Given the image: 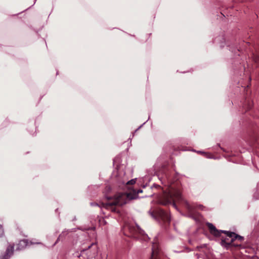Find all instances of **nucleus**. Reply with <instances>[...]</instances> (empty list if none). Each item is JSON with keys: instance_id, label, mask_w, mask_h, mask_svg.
Masks as SVG:
<instances>
[{"instance_id": "1", "label": "nucleus", "mask_w": 259, "mask_h": 259, "mask_svg": "<svg viewBox=\"0 0 259 259\" xmlns=\"http://www.w3.org/2000/svg\"><path fill=\"white\" fill-rule=\"evenodd\" d=\"M112 177H115L117 182L120 184L119 187L121 189H127V191L124 193H118L113 197L107 196V201L105 202L91 203L92 206L98 205L101 208H105L111 211L118 213L119 209L117 206H122L129 201L137 199L138 194L142 193V189L135 190L132 189V186L135 184L136 179L128 181L125 172L122 166H118L117 169L112 174Z\"/></svg>"}, {"instance_id": "2", "label": "nucleus", "mask_w": 259, "mask_h": 259, "mask_svg": "<svg viewBox=\"0 0 259 259\" xmlns=\"http://www.w3.org/2000/svg\"><path fill=\"white\" fill-rule=\"evenodd\" d=\"M159 171L158 177L163 186L161 187L158 185H154L156 188L162 190V194L158 197V201L163 205L172 204L177 208L176 201L183 200L181 192V185L179 182H173L169 173L166 170Z\"/></svg>"}, {"instance_id": "3", "label": "nucleus", "mask_w": 259, "mask_h": 259, "mask_svg": "<svg viewBox=\"0 0 259 259\" xmlns=\"http://www.w3.org/2000/svg\"><path fill=\"white\" fill-rule=\"evenodd\" d=\"M207 226L209 229L210 233L216 237L221 236L222 233H225L226 236L224 238L222 237L221 244L225 247L227 248H229L232 247H238L240 246V244H236L234 243V238L233 237H230L229 235V233L231 232H228L226 231L218 230L211 223H207Z\"/></svg>"}, {"instance_id": "4", "label": "nucleus", "mask_w": 259, "mask_h": 259, "mask_svg": "<svg viewBox=\"0 0 259 259\" xmlns=\"http://www.w3.org/2000/svg\"><path fill=\"white\" fill-rule=\"evenodd\" d=\"M123 231L124 233L129 232V234H125L129 237L135 238H140L141 237L145 240L148 239L147 235L137 225H126L124 227Z\"/></svg>"}, {"instance_id": "5", "label": "nucleus", "mask_w": 259, "mask_h": 259, "mask_svg": "<svg viewBox=\"0 0 259 259\" xmlns=\"http://www.w3.org/2000/svg\"><path fill=\"white\" fill-rule=\"evenodd\" d=\"M150 213L153 218L161 219L164 222L169 223L170 221V217L169 213L163 209H159L157 210L156 214H154L153 212H150Z\"/></svg>"}, {"instance_id": "6", "label": "nucleus", "mask_w": 259, "mask_h": 259, "mask_svg": "<svg viewBox=\"0 0 259 259\" xmlns=\"http://www.w3.org/2000/svg\"><path fill=\"white\" fill-rule=\"evenodd\" d=\"M150 259H169L165 256L163 253L159 250L158 244L156 243H153L152 248V253Z\"/></svg>"}, {"instance_id": "7", "label": "nucleus", "mask_w": 259, "mask_h": 259, "mask_svg": "<svg viewBox=\"0 0 259 259\" xmlns=\"http://www.w3.org/2000/svg\"><path fill=\"white\" fill-rule=\"evenodd\" d=\"M184 203L185 204L186 207L187 208L188 211L191 213H192L193 210L195 209H198L203 210L205 208V207L201 204L195 205H192L190 204L189 202H188L187 201H186V200H184Z\"/></svg>"}, {"instance_id": "8", "label": "nucleus", "mask_w": 259, "mask_h": 259, "mask_svg": "<svg viewBox=\"0 0 259 259\" xmlns=\"http://www.w3.org/2000/svg\"><path fill=\"white\" fill-rule=\"evenodd\" d=\"M14 245H9L7 248L6 252L4 256L0 257V259H9L13 254Z\"/></svg>"}, {"instance_id": "9", "label": "nucleus", "mask_w": 259, "mask_h": 259, "mask_svg": "<svg viewBox=\"0 0 259 259\" xmlns=\"http://www.w3.org/2000/svg\"><path fill=\"white\" fill-rule=\"evenodd\" d=\"M28 245V242L27 240L24 239L21 240L17 245V248L16 250H21L24 248Z\"/></svg>"}, {"instance_id": "10", "label": "nucleus", "mask_w": 259, "mask_h": 259, "mask_svg": "<svg viewBox=\"0 0 259 259\" xmlns=\"http://www.w3.org/2000/svg\"><path fill=\"white\" fill-rule=\"evenodd\" d=\"M214 42L215 43H218L219 41H221V45H220V47H224V45H223V43L225 42V38L224 37V36H220L219 37H216L215 39H214Z\"/></svg>"}, {"instance_id": "11", "label": "nucleus", "mask_w": 259, "mask_h": 259, "mask_svg": "<svg viewBox=\"0 0 259 259\" xmlns=\"http://www.w3.org/2000/svg\"><path fill=\"white\" fill-rule=\"evenodd\" d=\"M229 235L230 237H233V238H234V241L236 239H238L239 241H241L243 239V237L238 235L234 232L229 233Z\"/></svg>"}, {"instance_id": "12", "label": "nucleus", "mask_w": 259, "mask_h": 259, "mask_svg": "<svg viewBox=\"0 0 259 259\" xmlns=\"http://www.w3.org/2000/svg\"><path fill=\"white\" fill-rule=\"evenodd\" d=\"M197 153L203 154V155H204L207 158H213V156L210 155V154L206 153H205L204 152L201 151H197Z\"/></svg>"}, {"instance_id": "13", "label": "nucleus", "mask_w": 259, "mask_h": 259, "mask_svg": "<svg viewBox=\"0 0 259 259\" xmlns=\"http://www.w3.org/2000/svg\"><path fill=\"white\" fill-rule=\"evenodd\" d=\"M251 107H252L251 102L248 101V102L247 103V106L245 105L244 108L246 109V110H247L251 109Z\"/></svg>"}, {"instance_id": "14", "label": "nucleus", "mask_w": 259, "mask_h": 259, "mask_svg": "<svg viewBox=\"0 0 259 259\" xmlns=\"http://www.w3.org/2000/svg\"><path fill=\"white\" fill-rule=\"evenodd\" d=\"M4 235V230L3 226L0 225V237L3 236Z\"/></svg>"}, {"instance_id": "15", "label": "nucleus", "mask_w": 259, "mask_h": 259, "mask_svg": "<svg viewBox=\"0 0 259 259\" xmlns=\"http://www.w3.org/2000/svg\"><path fill=\"white\" fill-rule=\"evenodd\" d=\"M110 190H111V188L109 186V187H107V188H106V192H108V191H110Z\"/></svg>"}, {"instance_id": "16", "label": "nucleus", "mask_w": 259, "mask_h": 259, "mask_svg": "<svg viewBox=\"0 0 259 259\" xmlns=\"http://www.w3.org/2000/svg\"><path fill=\"white\" fill-rule=\"evenodd\" d=\"M253 59L254 60V61L256 62L257 61L258 58L257 57H254Z\"/></svg>"}, {"instance_id": "17", "label": "nucleus", "mask_w": 259, "mask_h": 259, "mask_svg": "<svg viewBox=\"0 0 259 259\" xmlns=\"http://www.w3.org/2000/svg\"><path fill=\"white\" fill-rule=\"evenodd\" d=\"M115 161H116V160H115V159H114V161H113V164H115Z\"/></svg>"}]
</instances>
